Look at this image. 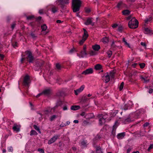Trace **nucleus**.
Listing matches in <instances>:
<instances>
[{"instance_id":"obj_50","label":"nucleus","mask_w":153,"mask_h":153,"mask_svg":"<svg viewBox=\"0 0 153 153\" xmlns=\"http://www.w3.org/2000/svg\"><path fill=\"white\" fill-rule=\"evenodd\" d=\"M149 125V123L146 122L143 125V126L144 127H145L148 126Z\"/></svg>"},{"instance_id":"obj_61","label":"nucleus","mask_w":153,"mask_h":153,"mask_svg":"<svg viewBox=\"0 0 153 153\" xmlns=\"http://www.w3.org/2000/svg\"><path fill=\"white\" fill-rule=\"evenodd\" d=\"M50 111L49 110H46L45 111V114H47L48 113H49Z\"/></svg>"},{"instance_id":"obj_36","label":"nucleus","mask_w":153,"mask_h":153,"mask_svg":"<svg viewBox=\"0 0 153 153\" xmlns=\"http://www.w3.org/2000/svg\"><path fill=\"white\" fill-rule=\"evenodd\" d=\"M57 116L56 115H53L51 116L50 118V120L51 121H52L56 117H57Z\"/></svg>"},{"instance_id":"obj_34","label":"nucleus","mask_w":153,"mask_h":153,"mask_svg":"<svg viewBox=\"0 0 153 153\" xmlns=\"http://www.w3.org/2000/svg\"><path fill=\"white\" fill-rule=\"evenodd\" d=\"M86 39H86L85 38L82 37V39L79 42V44L81 45H82L83 44L84 42L86 40Z\"/></svg>"},{"instance_id":"obj_53","label":"nucleus","mask_w":153,"mask_h":153,"mask_svg":"<svg viewBox=\"0 0 153 153\" xmlns=\"http://www.w3.org/2000/svg\"><path fill=\"white\" fill-rule=\"evenodd\" d=\"M111 47L112 48H115V46L114 45V41H113L112 42V44L111 45Z\"/></svg>"},{"instance_id":"obj_18","label":"nucleus","mask_w":153,"mask_h":153,"mask_svg":"<svg viewBox=\"0 0 153 153\" xmlns=\"http://www.w3.org/2000/svg\"><path fill=\"white\" fill-rule=\"evenodd\" d=\"M100 138V135H97L96 136L95 138L93 139V142L94 145H95V144L96 143Z\"/></svg>"},{"instance_id":"obj_21","label":"nucleus","mask_w":153,"mask_h":153,"mask_svg":"<svg viewBox=\"0 0 153 153\" xmlns=\"http://www.w3.org/2000/svg\"><path fill=\"white\" fill-rule=\"evenodd\" d=\"M44 63V62L43 61H38L36 62V65L37 66L41 67L43 65Z\"/></svg>"},{"instance_id":"obj_19","label":"nucleus","mask_w":153,"mask_h":153,"mask_svg":"<svg viewBox=\"0 0 153 153\" xmlns=\"http://www.w3.org/2000/svg\"><path fill=\"white\" fill-rule=\"evenodd\" d=\"M84 52V51H82L80 52V54L77 53V56L82 58H83L85 56H86L87 54H85Z\"/></svg>"},{"instance_id":"obj_27","label":"nucleus","mask_w":153,"mask_h":153,"mask_svg":"<svg viewBox=\"0 0 153 153\" xmlns=\"http://www.w3.org/2000/svg\"><path fill=\"white\" fill-rule=\"evenodd\" d=\"M130 11L128 10H126L122 11V13L124 15H127L129 14Z\"/></svg>"},{"instance_id":"obj_45","label":"nucleus","mask_w":153,"mask_h":153,"mask_svg":"<svg viewBox=\"0 0 153 153\" xmlns=\"http://www.w3.org/2000/svg\"><path fill=\"white\" fill-rule=\"evenodd\" d=\"M56 67L58 70H59L60 69L61 65L57 63L56 65Z\"/></svg>"},{"instance_id":"obj_7","label":"nucleus","mask_w":153,"mask_h":153,"mask_svg":"<svg viewBox=\"0 0 153 153\" xmlns=\"http://www.w3.org/2000/svg\"><path fill=\"white\" fill-rule=\"evenodd\" d=\"M92 18L89 17L87 18L86 22H85V24L86 25H91L93 26L94 25V23L92 22Z\"/></svg>"},{"instance_id":"obj_1","label":"nucleus","mask_w":153,"mask_h":153,"mask_svg":"<svg viewBox=\"0 0 153 153\" xmlns=\"http://www.w3.org/2000/svg\"><path fill=\"white\" fill-rule=\"evenodd\" d=\"M82 4L80 0H72V7L74 12L78 11Z\"/></svg>"},{"instance_id":"obj_10","label":"nucleus","mask_w":153,"mask_h":153,"mask_svg":"<svg viewBox=\"0 0 153 153\" xmlns=\"http://www.w3.org/2000/svg\"><path fill=\"white\" fill-rule=\"evenodd\" d=\"M85 88L84 85H82L80 88L74 91V93L76 95H77L79 93L82 92Z\"/></svg>"},{"instance_id":"obj_4","label":"nucleus","mask_w":153,"mask_h":153,"mask_svg":"<svg viewBox=\"0 0 153 153\" xmlns=\"http://www.w3.org/2000/svg\"><path fill=\"white\" fill-rule=\"evenodd\" d=\"M69 0H57L56 1L58 5L60 6L62 9L64 8L65 4H68L69 3Z\"/></svg>"},{"instance_id":"obj_17","label":"nucleus","mask_w":153,"mask_h":153,"mask_svg":"<svg viewBox=\"0 0 153 153\" xmlns=\"http://www.w3.org/2000/svg\"><path fill=\"white\" fill-rule=\"evenodd\" d=\"M93 49L95 51H98L100 48V46L99 45H95L92 46Z\"/></svg>"},{"instance_id":"obj_30","label":"nucleus","mask_w":153,"mask_h":153,"mask_svg":"<svg viewBox=\"0 0 153 153\" xmlns=\"http://www.w3.org/2000/svg\"><path fill=\"white\" fill-rule=\"evenodd\" d=\"M41 28L42 31H45L47 29V27L45 24H44L41 26Z\"/></svg>"},{"instance_id":"obj_60","label":"nucleus","mask_w":153,"mask_h":153,"mask_svg":"<svg viewBox=\"0 0 153 153\" xmlns=\"http://www.w3.org/2000/svg\"><path fill=\"white\" fill-rule=\"evenodd\" d=\"M141 45H142V46H144V47H146V44L144 42H141Z\"/></svg>"},{"instance_id":"obj_22","label":"nucleus","mask_w":153,"mask_h":153,"mask_svg":"<svg viewBox=\"0 0 153 153\" xmlns=\"http://www.w3.org/2000/svg\"><path fill=\"white\" fill-rule=\"evenodd\" d=\"M80 107L79 106L75 105L72 106L71 107V109L73 110H76L80 108Z\"/></svg>"},{"instance_id":"obj_41","label":"nucleus","mask_w":153,"mask_h":153,"mask_svg":"<svg viewBox=\"0 0 153 153\" xmlns=\"http://www.w3.org/2000/svg\"><path fill=\"white\" fill-rule=\"evenodd\" d=\"M63 94L62 92H59L56 94V95L58 96H62Z\"/></svg>"},{"instance_id":"obj_14","label":"nucleus","mask_w":153,"mask_h":153,"mask_svg":"<svg viewBox=\"0 0 153 153\" xmlns=\"http://www.w3.org/2000/svg\"><path fill=\"white\" fill-rule=\"evenodd\" d=\"M124 6V4L122 1L119 2L117 5V7L119 9H122Z\"/></svg>"},{"instance_id":"obj_26","label":"nucleus","mask_w":153,"mask_h":153,"mask_svg":"<svg viewBox=\"0 0 153 153\" xmlns=\"http://www.w3.org/2000/svg\"><path fill=\"white\" fill-rule=\"evenodd\" d=\"M96 151L97 153H102L101 149L100 147H96Z\"/></svg>"},{"instance_id":"obj_35","label":"nucleus","mask_w":153,"mask_h":153,"mask_svg":"<svg viewBox=\"0 0 153 153\" xmlns=\"http://www.w3.org/2000/svg\"><path fill=\"white\" fill-rule=\"evenodd\" d=\"M33 127L34 128H35V130H37V131H38L39 133H41V132L40 130V129L39 127L37 126L36 125H34L33 126Z\"/></svg>"},{"instance_id":"obj_47","label":"nucleus","mask_w":153,"mask_h":153,"mask_svg":"<svg viewBox=\"0 0 153 153\" xmlns=\"http://www.w3.org/2000/svg\"><path fill=\"white\" fill-rule=\"evenodd\" d=\"M85 11L87 13H89L91 12V10L89 8H85Z\"/></svg>"},{"instance_id":"obj_64","label":"nucleus","mask_w":153,"mask_h":153,"mask_svg":"<svg viewBox=\"0 0 153 153\" xmlns=\"http://www.w3.org/2000/svg\"><path fill=\"white\" fill-rule=\"evenodd\" d=\"M43 9L40 10L39 11V13L40 14H42L43 13Z\"/></svg>"},{"instance_id":"obj_59","label":"nucleus","mask_w":153,"mask_h":153,"mask_svg":"<svg viewBox=\"0 0 153 153\" xmlns=\"http://www.w3.org/2000/svg\"><path fill=\"white\" fill-rule=\"evenodd\" d=\"M128 105H127V104H126L125 105V106L124 107V109L125 110L127 109H128Z\"/></svg>"},{"instance_id":"obj_12","label":"nucleus","mask_w":153,"mask_h":153,"mask_svg":"<svg viewBox=\"0 0 153 153\" xmlns=\"http://www.w3.org/2000/svg\"><path fill=\"white\" fill-rule=\"evenodd\" d=\"M117 127V125H116V123L113 126V129L112 131L111 134L113 135V137H114L115 135V131L116 128Z\"/></svg>"},{"instance_id":"obj_20","label":"nucleus","mask_w":153,"mask_h":153,"mask_svg":"<svg viewBox=\"0 0 153 153\" xmlns=\"http://www.w3.org/2000/svg\"><path fill=\"white\" fill-rule=\"evenodd\" d=\"M125 133L123 132L120 133L118 134L117 135V138L120 139H122L123 138L124 136H125Z\"/></svg>"},{"instance_id":"obj_32","label":"nucleus","mask_w":153,"mask_h":153,"mask_svg":"<svg viewBox=\"0 0 153 153\" xmlns=\"http://www.w3.org/2000/svg\"><path fill=\"white\" fill-rule=\"evenodd\" d=\"M58 10L57 8L55 6H53V7L51 9V11L53 13H55L57 11V10Z\"/></svg>"},{"instance_id":"obj_58","label":"nucleus","mask_w":153,"mask_h":153,"mask_svg":"<svg viewBox=\"0 0 153 153\" xmlns=\"http://www.w3.org/2000/svg\"><path fill=\"white\" fill-rule=\"evenodd\" d=\"M124 43H125V45H126V46H127V47H128L129 48H130L129 44L127 43L126 41H125Z\"/></svg>"},{"instance_id":"obj_56","label":"nucleus","mask_w":153,"mask_h":153,"mask_svg":"<svg viewBox=\"0 0 153 153\" xmlns=\"http://www.w3.org/2000/svg\"><path fill=\"white\" fill-rule=\"evenodd\" d=\"M74 51H76L75 49L74 48H73L69 52L71 53L74 52Z\"/></svg>"},{"instance_id":"obj_5","label":"nucleus","mask_w":153,"mask_h":153,"mask_svg":"<svg viewBox=\"0 0 153 153\" xmlns=\"http://www.w3.org/2000/svg\"><path fill=\"white\" fill-rule=\"evenodd\" d=\"M29 76L28 75H26L25 76L24 78L23 81V85L25 86L28 85L29 83H30L29 82Z\"/></svg>"},{"instance_id":"obj_52","label":"nucleus","mask_w":153,"mask_h":153,"mask_svg":"<svg viewBox=\"0 0 153 153\" xmlns=\"http://www.w3.org/2000/svg\"><path fill=\"white\" fill-rule=\"evenodd\" d=\"M82 145L83 146H86V143L84 141H83L81 143Z\"/></svg>"},{"instance_id":"obj_54","label":"nucleus","mask_w":153,"mask_h":153,"mask_svg":"<svg viewBox=\"0 0 153 153\" xmlns=\"http://www.w3.org/2000/svg\"><path fill=\"white\" fill-rule=\"evenodd\" d=\"M4 57V56L3 54L0 53V59L3 60Z\"/></svg>"},{"instance_id":"obj_39","label":"nucleus","mask_w":153,"mask_h":153,"mask_svg":"<svg viewBox=\"0 0 153 153\" xmlns=\"http://www.w3.org/2000/svg\"><path fill=\"white\" fill-rule=\"evenodd\" d=\"M85 52L84 53L85 54H87V53L86 52V46L85 45H84L83 48V50Z\"/></svg>"},{"instance_id":"obj_33","label":"nucleus","mask_w":153,"mask_h":153,"mask_svg":"<svg viewBox=\"0 0 153 153\" xmlns=\"http://www.w3.org/2000/svg\"><path fill=\"white\" fill-rule=\"evenodd\" d=\"M152 19V17H149L145 20V23L147 24L149 22H150Z\"/></svg>"},{"instance_id":"obj_29","label":"nucleus","mask_w":153,"mask_h":153,"mask_svg":"<svg viewBox=\"0 0 153 153\" xmlns=\"http://www.w3.org/2000/svg\"><path fill=\"white\" fill-rule=\"evenodd\" d=\"M27 19L28 20H32L34 18V16L31 15L29 16H26Z\"/></svg>"},{"instance_id":"obj_13","label":"nucleus","mask_w":153,"mask_h":153,"mask_svg":"<svg viewBox=\"0 0 153 153\" xmlns=\"http://www.w3.org/2000/svg\"><path fill=\"white\" fill-rule=\"evenodd\" d=\"M13 129L14 131L18 132L20 130V127L17 125L15 124L13 127Z\"/></svg>"},{"instance_id":"obj_55","label":"nucleus","mask_w":153,"mask_h":153,"mask_svg":"<svg viewBox=\"0 0 153 153\" xmlns=\"http://www.w3.org/2000/svg\"><path fill=\"white\" fill-rule=\"evenodd\" d=\"M123 30V27L122 26H120L119 27L118 30L119 31L121 32Z\"/></svg>"},{"instance_id":"obj_15","label":"nucleus","mask_w":153,"mask_h":153,"mask_svg":"<svg viewBox=\"0 0 153 153\" xmlns=\"http://www.w3.org/2000/svg\"><path fill=\"white\" fill-rule=\"evenodd\" d=\"M106 119L104 117H102V118H100L99 120V123L100 124L102 125L104 124L105 122V120Z\"/></svg>"},{"instance_id":"obj_62","label":"nucleus","mask_w":153,"mask_h":153,"mask_svg":"<svg viewBox=\"0 0 153 153\" xmlns=\"http://www.w3.org/2000/svg\"><path fill=\"white\" fill-rule=\"evenodd\" d=\"M16 25V24L15 23L11 25V28L13 29H14V27H15Z\"/></svg>"},{"instance_id":"obj_46","label":"nucleus","mask_w":153,"mask_h":153,"mask_svg":"<svg viewBox=\"0 0 153 153\" xmlns=\"http://www.w3.org/2000/svg\"><path fill=\"white\" fill-rule=\"evenodd\" d=\"M153 148V144H151L148 149V151H150V150Z\"/></svg>"},{"instance_id":"obj_57","label":"nucleus","mask_w":153,"mask_h":153,"mask_svg":"<svg viewBox=\"0 0 153 153\" xmlns=\"http://www.w3.org/2000/svg\"><path fill=\"white\" fill-rule=\"evenodd\" d=\"M118 26V25L116 24H114L113 25H112V27L113 28H116Z\"/></svg>"},{"instance_id":"obj_16","label":"nucleus","mask_w":153,"mask_h":153,"mask_svg":"<svg viewBox=\"0 0 153 153\" xmlns=\"http://www.w3.org/2000/svg\"><path fill=\"white\" fill-rule=\"evenodd\" d=\"M83 30H84V33L82 37L87 39L88 36V32L85 28H83Z\"/></svg>"},{"instance_id":"obj_63","label":"nucleus","mask_w":153,"mask_h":153,"mask_svg":"<svg viewBox=\"0 0 153 153\" xmlns=\"http://www.w3.org/2000/svg\"><path fill=\"white\" fill-rule=\"evenodd\" d=\"M63 21H61L60 20H58L56 21V23H60L62 22Z\"/></svg>"},{"instance_id":"obj_43","label":"nucleus","mask_w":153,"mask_h":153,"mask_svg":"<svg viewBox=\"0 0 153 153\" xmlns=\"http://www.w3.org/2000/svg\"><path fill=\"white\" fill-rule=\"evenodd\" d=\"M89 54L91 56H93L96 55V53L95 52L91 51L90 52Z\"/></svg>"},{"instance_id":"obj_24","label":"nucleus","mask_w":153,"mask_h":153,"mask_svg":"<svg viewBox=\"0 0 153 153\" xmlns=\"http://www.w3.org/2000/svg\"><path fill=\"white\" fill-rule=\"evenodd\" d=\"M145 33L146 34H149L151 33L152 30L146 27L144 28Z\"/></svg>"},{"instance_id":"obj_3","label":"nucleus","mask_w":153,"mask_h":153,"mask_svg":"<svg viewBox=\"0 0 153 153\" xmlns=\"http://www.w3.org/2000/svg\"><path fill=\"white\" fill-rule=\"evenodd\" d=\"M25 53L27 55L26 59L27 61L30 63L33 62L34 58L31 52L30 51H27Z\"/></svg>"},{"instance_id":"obj_25","label":"nucleus","mask_w":153,"mask_h":153,"mask_svg":"<svg viewBox=\"0 0 153 153\" xmlns=\"http://www.w3.org/2000/svg\"><path fill=\"white\" fill-rule=\"evenodd\" d=\"M140 78L142 80L144 81V83H147L149 82V79H147V77H146V78H144L142 76H140Z\"/></svg>"},{"instance_id":"obj_44","label":"nucleus","mask_w":153,"mask_h":153,"mask_svg":"<svg viewBox=\"0 0 153 153\" xmlns=\"http://www.w3.org/2000/svg\"><path fill=\"white\" fill-rule=\"evenodd\" d=\"M139 65L140 66V68H141L142 69V68H143L144 67L145 65V64L144 63H141Z\"/></svg>"},{"instance_id":"obj_28","label":"nucleus","mask_w":153,"mask_h":153,"mask_svg":"<svg viewBox=\"0 0 153 153\" xmlns=\"http://www.w3.org/2000/svg\"><path fill=\"white\" fill-rule=\"evenodd\" d=\"M102 41V42L104 43H107L109 41L107 37H104L103 38Z\"/></svg>"},{"instance_id":"obj_42","label":"nucleus","mask_w":153,"mask_h":153,"mask_svg":"<svg viewBox=\"0 0 153 153\" xmlns=\"http://www.w3.org/2000/svg\"><path fill=\"white\" fill-rule=\"evenodd\" d=\"M124 83L123 82H122L121 83V85L120 87V88H119L120 90V91H121L123 89V86H124Z\"/></svg>"},{"instance_id":"obj_23","label":"nucleus","mask_w":153,"mask_h":153,"mask_svg":"<svg viewBox=\"0 0 153 153\" xmlns=\"http://www.w3.org/2000/svg\"><path fill=\"white\" fill-rule=\"evenodd\" d=\"M94 68L96 70H100L102 69V66L100 64H97L95 65Z\"/></svg>"},{"instance_id":"obj_49","label":"nucleus","mask_w":153,"mask_h":153,"mask_svg":"<svg viewBox=\"0 0 153 153\" xmlns=\"http://www.w3.org/2000/svg\"><path fill=\"white\" fill-rule=\"evenodd\" d=\"M30 35L33 38H35L36 37L35 35L33 33H31Z\"/></svg>"},{"instance_id":"obj_9","label":"nucleus","mask_w":153,"mask_h":153,"mask_svg":"<svg viewBox=\"0 0 153 153\" xmlns=\"http://www.w3.org/2000/svg\"><path fill=\"white\" fill-rule=\"evenodd\" d=\"M93 73V70L92 68H88L83 71L82 73V74L87 75Z\"/></svg>"},{"instance_id":"obj_37","label":"nucleus","mask_w":153,"mask_h":153,"mask_svg":"<svg viewBox=\"0 0 153 153\" xmlns=\"http://www.w3.org/2000/svg\"><path fill=\"white\" fill-rule=\"evenodd\" d=\"M37 134V133L35 130H32L30 131V135H36Z\"/></svg>"},{"instance_id":"obj_11","label":"nucleus","mask_w":153,"mask_h":153,"mask_svg":"<svg viewBox=\"0 0 153 153\" xmlns=\"http://www.w3.org/2000/svg\"><path fill=\"white\" fill-rule=\"evenodd\" d=\"M51 92V90L50 89H48L44 90L42 92V93L46 95L50 94Z\"/></svg>"},{"instance_id":"obj_51","label":"nucleus","mask_w":153,"mask_h":153,"mask_svg":"<svg viewBox=\"0 0 153 153\" xmlns=\"http://www.w3.org/2000/svg\"><path fill=\"white\" fill-rule=\"evenodd\" d=\"M131 121V120L129 117L128 118L125 119V122H129Z\"/></svg>"},{"instance_id":"obj_40","label":"nucleus","mask_w":153,"mask_h":153,"mask_svg":"<svg viewBox=\"0 0 153 153\" xmlns=\"http://www.w3.org/2000/svg\"><path fill=\"white\" fill-rule=\"evenodd\" d=\"M107 53L108 57L110 58L112 54V53L111 51H109L107 52Z\"/></svg>"},{"instance_id":"obj_48","label":"nucleus","mask_w":153,"mask_h":153,"mask_svg":"<svg viewBox=\"0 0 153 153\" xmlns=\"http://www.w3.org/2000/svg\"><path fill=\"white\" fill-rule=\"evenodd\" d=\"M39 152H40V153H45L44 150L42 149H39L37 150Z\"/></svg>"},{"instance_id":"obj_38","label":"nucleus","mask_w":153,"mask_h":153,"mask_svg":"<svg viewBox=\"0 0 153 153\" xmlns=\"http://www.w3.org/2000/svg\"><path fill=\"white\" fill-rule=\"evenodd\" d=\"M115 74V72L114 71H111L110 73V76H111V77L113 78L114 76V75Z\"/></svg>"},{"instance_id":"obj_6","label":"nucleus","mask_w":153,"mask_h":153,"mask_svg":"<svg viewBox=\"0 0 153 153\" xmlns=\"http://www.w3.org/2000/svg\"><path fill=\"white\" fill-rule=\"evenodd\" d=\"M59 136L58 135H56L54 136L53 137L51 138L48 142V143L49 144H51L52 143H53L58 138Z\"/></svg>"},{"instance_id":"obj_8","label":"nucleus","mask_w":153,"mask_h":153,"mask_svg":"<svg viewBox=\"0 0 153 153\" xmlns=\"http://www.w3.org/2000/svg\"><path fill=\"white\" fill-rule=\"evenodd\" d=\"M102 77L103 80L105 83H107L110 81V77L108 73L105 74L104 76Z\"/></svg>"},{"instance_id":"obj_2","label":"nucleus","mask_w":153,"mask_h":153,"mask_svg":"<svg viewBox=\"0 0 153 153\" xmlns=\"http://www.w3.org/2000/svg\"><path fill=\"white\" fill-rule=\"evenodd\" d=\"M138 22L135 18H133L128 22L129 27L132 29L137 28L138 25Z\"/></svg>"},{"instance_id":"obj_31","label":"nucleus","mask_w":153,"mask_h":153,"mask_svg":"<svg viewBox=\"0 0 153 153\" xmlns=\"http://www.w3.org/2000/svg\"><path fill=\"white\" fill-rule=\"evenodd\" d=\"M62 102L60 100L57 103L56 105V106L54 107L55 108H57L58 106H60L61 105H62Z\"/></svg>"}]
</instances>
